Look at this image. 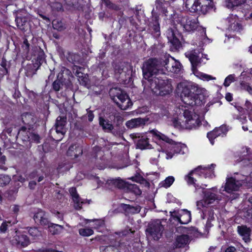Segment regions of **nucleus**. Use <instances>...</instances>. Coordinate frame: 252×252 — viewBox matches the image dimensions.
<instances>
[{
    "mask_svg": "<svg viewBox=\"0 0 252 252\" xmlns=\"http://www.w3.org/2000/svg\"><path fill=\"white\" fill-rule=\"evenodd\" d=\"M163 60V58L159 60L150 59L144 63L142 69L144 80L142 83L146 93L151 91L156 95H164L172 92L170 81L153 76L158 72L165 73Z\"/></svg>",
    "mask_w": 252,
    "mask_h": 252,
    "instance_id": "f257e3e1",
    "label": "nucleus"
},
{
    "mask_svg": "<svg viewBox=\"0 0 252 252\" xmlns=\"http://www.w3.org/2000/svg\"><path fill=\"white\" fill-rule=\"evenodd\" d=\"M177 91L180 94L182 101L189 106L200 105V101L203 102L208 96V93L204 88L196 85L192 86L191 83L187 81L179 83Z\"/></svg>",
    "mask_w": 252,
    "mask_h": 252,
    "instance_id": "f03ea898",
    "label": "nucleus"
},
{
    "mask_svg": "<svg viewBox=\"0 0 252 252\" xmlns=\"http://www.w3.org/2000/svg\"><path fill=\"white\" fill-rule=\"evenodd\" d=\"M151 132L159 138V148H157V150L162 156L165 155L166 159L171 158L176 154L183 155L187 152L185 144L175 142L156 129L152 130Z\"/></svg>",
    "mask_w": 252,
    "mask_h": 252,
    "instance_id": "7ed1b4c3",
    "label": "nucleus"
},
{
    "mask_svg": "<svg viewBox=\"0 0 252 252\" xmlns=\"http://www.w3.org/2000/svg\"><path fill=\"white\" fill-rule=\"evenodd\" d=\"M178 21L179 23L186 31L190 32L197 30L200 32L199 46L210 42V39L206 36L205 29L200 26L197 17L194 16L180 17Z\"/></svg>",
    "mask_w": 252,
    "mask_h": 252,
    "instance_id": "20e7f679",
    "label": "nucleus"
},
{
    "mask_svg": "<svg viewBox=\"0 0 252 252\" xmlns=\"http://www.w3.org/2000/svg\"><path fill=\"white\" fill-rule=\"evenodd\" d=\"M200 121L199 116L191 110L185 109L183 114L173 121V125L178 129H192L198 126Z\"/></svg>",
    "mask_w": 252,
    "mask_h": 252,
    "instance_id": "39448f33",
    "label": "nucleus"
},
{
    "mask_svg": "<svg viewBox=\"0 0 252 252\" xmlns=\"http://www.w3.org/2000/svg\"><path fill=\"white\" fill-rule=\"evenodd\" d=\"M215 165L212 164L207 166H199L193 170L191 171L188 175L185 176V180L189 185H192L196 187V180L193 176H198L205 178L212 177L214 175V169Z\"/></svg>",
    "mask_w": 252,
    "mask_h": 252,
    "instance_id": "423d86ee",
    "label": "nucleus"
},
{
    "mask_svg": "<svg viewBox=\"0 0 252 252\" xmlns=\"http://www.w3.org/2000/svg\"><path fill=\"white\" fill-rule=\"evenodd\" d=\"M111 99L122 110H126L132 105L127 94L120 89L112 88L109 91Z\"/></svg>",
    "mask_w": 252,
    "mask_h": 252,
    "instance_id": "0eeeda50",
    "label": "nucleus"
},
{
    "mask_svg": "<svg viewBox=\"0 0 252 252\" xmlns=\"http://www.w3.org/2000/svg\"><path fill=\"white\" fill-rule=\"evenodd\" d=\"M245 180V176L238 174H234L233 177L227 178L223 190H225L228 193L237 191L243 184Z\"/></svg>",
    "mask_w": 252,
    "mask_h": 252,
    "instance_id": "6e6552de",
    "label": "nucleus"
},
{
    "mask_svg": "<svg viewBox=\"0 0 252 252\" xmlns=\"http://www.w3.org/2000/svg\"><path fill=\"white\" fill-rule=\"evenodd\" d=\"M163 226L159 220L152 222L146 229V235L148 240H158L162 235Z\"/></svg>",
    "mask_w": 252,
    "mask_h": 252,
    "instance_id": "1a4fd4ad",
    "label": "nucleus"
},
{
    "mask_svg": "<svg viewBox=\"0 0 252 252\" xmlns=\"http://www.w3.org/2000/svg\"><path fill=\"white\" fill-rule=\"evenodd\" d=\"M108 182H110L109 183L113 184L118 188H126L128 189L136 195H139L141 193L140 189L136 185L129 184L122 179H112L108 181Z\"/></svg>",
    "mask_w": 252,
    "mask_h": 252,
    "instance_id": "9d476101",
    "label": "nucleus"
},
{
    "mask_svg": "<svg viewBox=\"0 0 252 252\" xmlns=\"http://www.w3.org/2000/svg\"><path fill=\"white\" fill-rule=\"evenodd\" d=\"M163 64H164V71L167 70L174 73H178L180 71L181 67L179 62L174 60L173 58L169 60L168 56L163 57Z\"/></svg>",
    "mask_w": 252,
    "mask_h": 252,
    "instance_id": "9b49d317",
    "label": "nucleus"
},
{
    "mask_svg": "<svg viewBox=\"0 0 252 252\" xmlns=\"http://www.w3.org/2000/svg\"><path fill=\"white\" fill-rule=\"evenodd\" d=\"M185 55L190 62L193 67L197 66L202 63H205L204 60L206 59V55H203L202 53H197L196 50L186 53Z\"/></svg>",
    "mask_w": 252,
    "mask_h": 252,
    "instance_id": "f8f14e48",
    "label": "nucleus"
},
{
    "mask_svg": "<svg viewBox=\"0 0 252 252\" xmlns=\"http://www.w3.org/2000/svg\"><path fill=\"white\" fill-rule=\"evenodd\" d=\"M172 217L181 224H187L191 220V213L186 209L171 212Z\"/></svg>",
    "mask_w": 252,
    "mask_h": 252,
    "instance_id": "ddd939ff",
    "label": "nucleus"
},
{
    "mask_svg": "<svg viewBox=\"0 0 252 252\" xmlns=\"http://www.w3.org/2000/svg\"><path fill=\"white\" fill-rule=\"evenodd\" d=\"M66 119L64 117H58L56 120L55 125V129L59 137H57V141H60L62 139L64 134L66 132L65 126L66 123Z\"/></svg>",
    "mask_w": 252,
    "mask_h": 252,
    "instance_id": "4468645a",
    "label": "nucleus"
},
{
    "mask_svg": "<svg viewBox=\"0 0 252 252\" xmlns=\"http://www.w3.org/2000/svg\"><path fill=\"white\" fill-rule=\"evenodd\" d=\"M94 152L95 154L96 166L100 169H104L107 165V160L104 157V152L100 147H95L94 149Z\"/></svg>",
    "mask_w": 252,
    "mask_h": 252,
    "instance_id": "2eb2a0df",
    "label": "nucleus"
},
{
    "mask_svg": "<svg viewBox=\"0 0 252 252\" xmlns=\"http://www.w3.org/2000/svg\"><path fill=\"white\" fill-rule=\"evenodd\" d=\"M216 188H212L210 189H206L205 191L201 189L200 191L204 194V200L205 204H210L213 203L215 200L220 199L219 196L216 193L217 191Z\"/></svg>",
    "mask_w": 252,
    "mask_h": 252,
    "instance_id": "dca6fc26",
    "label": "nucleus"
},
{
    "mask_svg": "<svg viewBox=\"0 0 252 252\" xmlns=\"http://www.w3.org/2000/svg\"><path fill=\"white\" fill-rule=\"evenodd\" d=\"M227 20L228 23V29L230 31L240 32L242 30L241 22L236 15H230Z\"/></svg>",
    "mask_w": 252,
    "mask_h": 252,
    "instance_id": "f3484780",
    "label": "nucleus"
},
{
    "mask_svg": "<svg viewBox=\"0 0 252 252\" xmlns=\"http://www.w3.org/2000/svg\"><path fill=\"white\" fill-rule=\"evenodd\" d=\"M151 131H150L146 133V134H144L142 135L141 137L138 136L139 139L137 141V147L140 149H149L152 148V145L149 144L148 138V134H151L153 136H155L157 139L159 140V138L156 137L155 135H153V134L151 132Z\"/></svg>",
    "mask_w": 252,
    "mask_h": 252,
    "instance_id": "a211bd4d",
    "label": "nucleus"
},
{
    "mask_svg": "<svg viewBox=\"0 0 252 252\" xmlns=\"http://www.w3.org/2000/svg\"><path fill=\"white\" fill-rule=\"evenodd\" d=\"M152 22L150 23V28L154 36L157 37L160 34L159 24L158 16L156 14L154 9L152 10Z\"/></svg>",
    "mask_w": 252,
    "mask_h": 252,
    "instance_id": "6ab92c4d",
    "label": "nucleus"
},
{
    "mask_svg": "<svg viewBox=\"0 0 252 252\" xmlns=\"http://www.w3.org/2000/svg\"><path fill=\"white\" fill-rule=\"evenodd\" d=\"M33 219L35 222L43 226L49 224L48 216L46 214L40 209H38L34 214Z\"/></svg>",
    "mask_w": 252,
    "mask_h": 252,
    "instance_id": "aec40b11",
    "label": "nucleus"
},
{
    "mask_svg": "<svg viewBox=\"0 0 252 252\" xmlns=\"http://www.w3.org/2000/svg\"><path fill=\"white\" fill-rule=\"evenodd\" d=\"M70 71L68 69L64 67H62L61 71L57 76V80L55 81L53 84V89L56 91H59L61 86L62 85L63 79L64 77L63 74L69 75Z\"/></svg>",
    "mask_w": 252,
    "mask_h": 252,
    "instance_id": "412c9836",
    "label": "nucleus"
},
{
    "mask_svg": "<svg viewBox=\"0 0 252 252\" xmlns=\"http://www.w3.org/2000/svg\"><path fill=\"white\" fill-rule=\"evenodd\" d=\"M69 192L72 196L74 208L76 209H80L82 208V204L85 203V201L79 197L75 188H70Z\"/></svg>",
    "mask_w": 252,
    "mask_h": 252,
    "instance_id": "4be33fe9",
    "label": "nucleus"
},
{
    "mask_svg": "<svg viewBox=\"0 0 252 252\" xmlns=\"http://www.w3.org/2000/svg\"><path fill=\"white\" fill-rule=\"evenodd\" d=\"M167 37L169 42L173 46L175 49H178L181 45L179 40L175 36L173 30L169 29L166 32Z\"/></svg>",
    "mask_w": 252,
    "mask_h": 252,
    "instance_id": "5701e85b",
    "label": "nucleus"
},
{
    "mask_svg": "<svg viewBox=\"0 0 252 252\" xmlns=\"http://www.w3.org/2000/svg\"><path fill=\"white\" fill-rule=\"evenodd\" d=\"M145 123L146 121L144 119L137 118L127 121L126 126L128 128H134L144 126Z\"/></svg>",
    "mask_w": 252,
    "mask_h": 252,
    "instance_id": "b1692460",
    "label": "nucleus"
},
{
    "mask_svg": "<svg viewBox=\"0 0 252 252\" xmlns=\"http://www.w3.org/2000/svg\"><path fill=\"white\" fill-rule=\"evenodd\" d=\"M185 6L191 12H195L200 10V3L198 0H186Z\"/></svg>",
    "mask_w": 252,
    "mask_h": 252,
    "instance_id": "393cba45",
    "label": "nucleus"
},
{
    "mask_svg": "<svg viewBox=\"0 0 252 252\" xmlns=\"http://www.w3.org/2000/svg\"><path fill=\"white\" fill-rule=\"evenodd\" d=\"M15 233L16 236L14 237L15 242L14 243L23 247H26L30 244V240L26 235L17 231H16Z\"/></svg>",
    "mask_w": 252,
    "mask_h": 252,
    "instance_id": "a878e982",
    "label": "nucleus"
},
{
    "mask_svg": "<svg viewBox=\"0 0 252 252\" xmlns=\"http://www.w3.org/2000/svg\"><path fill=\"white\" fill-rule=\"evenodd\" d=\"M237 230L238 233L242 237L246 243L250 241L251 230L250 228L245 225L238 226Z\"/></svg>",
    "mask_w": 252,
    "mask_h": 252,
    "instance_id": "bb28decb",
    "label": "nucleus"
},
{
    "mask_svg": "<svg viewBox=\"0 0 252 252\" xmlns=\"http://www.w3.org/2000/svg\"><path fill=\"white\" fill-rule=\"evenodd\" d=\"M82 152L81 146L78 144H74L69 147L67 153L69 156L77 158L82 154Z\"/></svg>",
    "mask_w": 252,
    "mask_h": 252,
    "instance_id": "cd10ccee",
    "label": "nucleus"
},
{
    "mask_svg": "<svg viewBox=\"0 0 252 252\" xmlns=\"http://www.w3.org/2000/svg\"><path fill=\"white\" fill-rule=\"evenodd\" d=\"M189 237L187 235H180L176 238L175 246L178 248L184 247L189 243Z\"/></svg>",
    "mask_w": 252,
    "mask_h": 252,
    "instance_id": "c85d7f7f",
    "label": "nucleus"
},
{
    "mask_svg": "<svg viewBox=\"0 0 252 252\" xmlns=\"http://www.w3.org/2000/svg\"><path fill=\"white\" fill-rule=\"evenodd\" d=\"M246 0H225L224 5L227 8L231 9L242 4Z\"/></svg>",
    "mask_w": 252,
    "mask_h": 252,
    "instance_id": "c756f323",
    "label": "nucleus"
},
{
    "mask_svg": "<svg viewBox=\"0 0 252 252\" xmlns=\"http://www.w3.org/2000/svg\"><path fill=\"white\" fill-rule=\"evenodd\" d=\"M76 74L78 77V81L81 85L85 86L89 85V79L87 74H84L78 71H76Z\"/></svg>",
    "mask_w": 252,
    "mask_h": 252,
    "instance_id": "7c9ffc66",
    "label": "nucleus"
},
{
    "mask_svg": "<svg viewBox=\"0 0 252 252\" xmlns=\"http://www.w3.org/2000/svg\"><path fill=\"white\" fill-rule=\"evenodd\" d=\"M29 233L33 239H39L42 236V231L36 227H31L29 229Z\"/></svg>",
    "mask_w": 252,
    "mask_h": 252,
    "instance_id": "2f4dec72",
    "label": "nucleus"
},
{
    "mask_svg": "<svg viewBox=\"0 0 252 252\" xmlns=\"http://www.w3.org/2000/svg\"><path fill=\"white\" fill-rule=\"evenodd\" d=\"M47 226L48 227L50 232L54 235L61 232L63 229V226L57 224L51 223H50V222H49V224Z\"/></svg>",
    "mask_w": 252,
    "mask_h": 252,
    "instance_id": "473e14b6",
    "label": "nucleus"
},
{
    "mask_svg": "<svg viewBox=\"0 0 252 252\" xmlns=\"http://www.w3.org/2000/svg\"><path fill=\"white\" fill-rule=\"evenodd\" d=\"M193 73L197 78L203 81H208L211 80H216V77L197 70H194Z\"/></svg>",
    "mask_w": 252,
    "mask_h": 252,
    "instance_id": "72a5a7b5",
    "label": "nucleus"
},
{
    "mask_svg": "<svg viewBox=\"0 0 252 252\" xmlns=\"http://www.w3.org/2000/svg\"><path fill=\"white\" fill-rule=\"evenodd\" d=\"M99 125L107 131H110L113 127V125L108 121L102 118H99Z\"/></svg>",
    "mask_w": 252,
    "mask_h": 252,
    "instance_id": "f704fd0d",
    "label": "nucleus"
},
{
    "mask_svg": "<svg viewBox=\"0 0 252 252\" xmlns=\"http://www.w3.org/2000/svg\"><path fill=\"white\" fill-rule=\"evenodd\" d=\"M168 5V3L164 2L162 0H158L156 2V8L158 9L159 12H161L166 15L167 12L166 7Z\"/></svg>",
    "mask_w": 252,
    "mask_h": 252,
    "instance_id": "c9c22d12",
    "label": "nucleus"
},
{
    "mask_svg": "<svg viewBox=\"0 0 252 252\" xmlns=\"http://www.w3.org/2000/svg\"><path fill=\"white\" fill-rule=\"evenodd\" d=\"M123 208L126 212L128 214H135L138 213L140 211V208L139 206H132L129 205L124 204Z\"/></svg>",
    "mask_w": 252,
    "mask_h": 252,
    "instance_id": "e433bc0d",
    "label": "nucleus"
},
{
    "mask_svg": "<svg viewBox=\"0 0 252 252\" xmlns=\"http://www.w3.org/2000/svg\"><path fill=\"white\" fill-rule=\"evenodd\" d=\"M22 119L23 122L26 124L31 126L34 123V118L33 116L29 113H25L22 115Z\"/></svg>",
    "mask_w": 252,
    "mask_h": 252,
    "instance_id": "4c0bfd02",
    "label": "nucleus"
},
{
    "mask_svg": "<svg viewBox=\"0 0 252 252\" xmlns=\"http://www.w3.org/2000/svg\"><path fill=\"white\" fill-rule=\"evenodd\" d=\"M53 27L54 29L59 31H62L65 29V24L59 20H54L52 22Z\"/></svg>",
    "mask_w": 252,
    "mask_h": 252,
    "instance_id": "58836bf2",
    "label": "nucleus"
},
{
    "mask_svg": "<svg viewBox=\"0 0 252 252\" xmlns=\"http://www.w3.org/2000/svg\"><path fill=\"white\" fill-rule=\"evenodd\" d=\"M174 178L173 176H169L167 177L164 181L161 182L159 184V185L161 187L167 188L171 186V185L174 182Z\"/></svg>",
    "mask_w": 252,
    "mask_h": 252,
    "instance_id": "ea45409f",
    "label": "nucleus"
},
{
    "mask_svg": "<svg viewBox=\"0 0 252 252\" xmlns=\"http://www.w3.org/2000/svg\"><path fill=\"white\" fill-rule=\"evenodd\" d=\"M218 136H220L219 135H218V133L217 132L215 129H214L213 131L208 132L207 134V137L208 138L212 145L214 144V140Z\"/></svg>",
    "mask_w": 252,
    "mask_h": 252,
    "instance_id": "a19ab883",
    "label": "nucleus"
},
{
    "mask_svg": "<svg viewBox=\"0 0 252 252\" xmlns=\"http://www.w3.org/2000/svg\"><path fill=\"white\" fill-rule=\"evenodd\" d=\"M11 178L5 175H0V186H3L9 183Z\"/></svg>",
    "mask_w": 252,
    "mask_h": 252,
    "instance_id": "79ce46f5",
    "label": "nucleus"
},
{
    "mask_svg": "<svg viewBox=\"0 0 252 252\" xmlns=\"http://www.w3.org/2000/svg\"><path fill=\"white\" fill-rule=\"evenodd\" d=\"M79 234L83 236H89L94 233L93 230L91 228H81L79 230Z\"/></svg>",
    "mask_w": 252,
    "mask_h": 252,
    "instance_id": "37998d69",
    "label": "nucleus"
},
{
    "mask_svg": "<svg viewBox=\"0 0 252 252\" xmlns=\"http://www.w3.org/2000/svg\"><path fill=\"white\" fill-rule=\"evenodd\" d=\"M245 108L249 111V119L252 122V103L249 100H247L245 103Z\"/></svg>",
    "mask_w": 252,
    "mask_h": 252,
    "instance_id": "c03bdc74",
    "label": "nucleus"
},
{
    "mask_svg": "<svg viewBox=\"0 0 252 252\" xmlns=\"http://www.w3.org/2000/svg\"><path fill=\"white\" fill-rule=\"evenodd\" d=\"M220 136H223L227 131V128L225 126H222L218 128H215Z\"/></svg>",
    "mask_w": 252,
    "mask_h": 252,
    "instance_id": "a18cd8bd",
    "label": "nucleus"
},
{
    "mask_svg": "<svg viewBox=\"0 0 252 252\" xmlns=\"http://www.w3.org/2000/svg\"><path fill=\"white\" fill-rule=\"evenodd\" d=\"M235 81V75L234 74H230L228 75L224 80V82L223 85L225 87H228L230 85V84L233 82Z\"/></svg>",
    "mask_w": 252,
    "mask_h": 252,
    "instance_id": "49530a36",
    "label": "nucleus"
},
{
    "mask_svg": "<svg viewBox=\"0 0 252 252\" xmlns=\"http://www.w3.org/2000/svg\"><path fill=\"white\" fill-rule=\"evenodd\" d=\"M51 6L52 10L54 11H59L63 10L62 3L59 2H53Z\"/></svg>",
    "mask_w": 252,
    "mask_h": 252,
    "instance_id": "de8ad7c7",
    "label": "nucleus"
},
{
    "mask_svg": "<svg viewBox=\"0 0 252 252\" xmlns=\"http://www.w3.org/2000/svg\"><path fill=\"white\" fill-rule=\"evenodd\" d=\"M123 65L120 66L118 68H115V72L116 73H118L120 74V77L122 78L123 79L124 77L126 76V70H127V68H125L124 67L122 68Z\"/></svg>",
    "mask_w": 252,
    "mask_h": 252,
    "instance_id": "09e8293b",
    "label": "nucleus"
},
{
    "mask_svg": "<svg viewBox=\"0 0 252 252\" xmlns=\"http://www.w3.org/2000/svg\"><path fill=\"white\" fill-rule=\"evenodd\" d=\"M10 223L11 222L9 221H3L0 226V232L3 233H5L8 227L10 226Z\"/></svg>",
    "mask_w": 252,
    "mask_h": 252,
    "instance_id": "8fccbe9b",
    "label": "nucleus"
},
{
    "mask_svg": "<svg viewBox=\"0 0 252 252\" xmlns=\"http://www.w3.org/2000/svg\"><path fill=\"white\" fill-rule=\"evenodd\" d=\"M79 0H64L65 4L70 8L73 6H76Z\"/></svg>",
    "mask_w": 252,
    "mask_h": 252,
    "instance_id": "3c124183",
    "label": "nucleus"
},
{
    "mask_svg": "<svg viewBox=\"0 0 252 252\" xmlns=\"http://www.w3.org/2000/svg\"><path fill=\"white\" fill-rule=\"evenodd\" d=\"M27 138L24 139V140L34 141L38 143L39 142V137L38 135L35 134H30V135H27Z\"/></svg>",
    "mask_w": 252,
    "mask_h": 252,
    "instance_id": "603ef678",
    "label": "nucleus"
},
{
    "mask_svg": "<svg viewBox=\"0 0 252 252\" xmlns=\"http://www.w3.org/2000/svg\"><path fill=\"white\" fill-rule=\"evenodd\" d=\"M87 222H94L95 223H94V227L95 228H98V226H100L102 225H103V220H87Z\"/></svg>",
    "mask_w": 252,
    "mask_h": 252,
    "instance_id": "864d4df0",
    "label": "nucleus"
},
{
    "mask_svg": "<svg viewBox=\"0 0 252 252\" xmlns=\"http://www.w3.org/2000/svg\"><path fill=\"white\" fill-rule=\"evenodd\" d=\"M13 180L14 182H19L21 183L24 182L25 181V179L22 175L17 174L13 177Z\"/></svg>",
    "mask_w": 252,
    "mask_h": 252,
    "instance_id": "5fc2aeb1",
    "label": "nucleus"
},
{
    "mask_svg": "<svg viewBox=\"0 0 252 252\" xmlns=\"http://www.w3.org/2000/svg\"><path fill=\"white\" fill-rule=\"evenodd\" d=\"M243 89L247 91L250 94L252 95V88L247 84H241Z\"/></svg>",
    "mask_w": 252,
    "mask_h": 252,
    "instance_id": "6e6d98bb",
    "label": "nucleus"
},
{
    "mask_svg": "<svg viewBox=\"0 0 252 252\" xmlns=\"http://www.w3.org/2000/svg\"><path fill=\"white\" fill-rule=\"evenodd\" d=\"M215 219L214 216V212L212 211H210L208 213V221L207 222V224L209 225V222L211 221L212 220H214Z\"/></svg>",
    "mask_w": 252,
    "mask_h": 252,
    "instance_id": "4d7b16f0",
    "label": "nucleus"
},
{
    "mask_svg": "<svg viewBox=\"0 0 252 252\" xmlns=\"http://www.w3.org/2000/svg\"><path fill=\"white\" fill-rule=\"evenodd\" d=\"M102 0L103 1V2L105 3V4L107 6H108L110 8L116 9V6L114 5L109 0Z\"/></svg>",
    "mask_w": 252,
    "mask_h": 252,
    "instance_id": "13d9d810",
    "label": "nucleus"
},
{
    "mask_svg": "<svg viewBox=\"0 0 252 252\" xmlns=\"http://www.w3.org/2000/svg\"><path fill=\"white\" fill-rule=\"evenodd\" d=\"M27 129V127L25 126L22 127L18 132V136L20 137L21 136L23 135L24 133H28Z\"/></svg>",
    "mask_w": 252,
    "mask_h": 252,
    "instance_id": "bf43d9fd",
    "label": "nucleus"
},
{
    "mask_svg": "<svg viewBox=\"0 0 252 252\" xmlns=\"http://www.w3.org/2000/svg\"><path fill=\"white\" fill-rule=\"evenodd\" d=\"M19 206L16 205H13L11 206V211L15 214H17L19 212Z\"/></svg>",
    "mask_w": 252,
    "mask_h": 252,
    "instance_id": "052dcab7",
    "label": "nucleus"
},
{
    "mask_svg": "<svg viewBox=\"0 0 252 252\" xmlns=\"http://www.w3.org/2000/svg\"><path fill=\"white\" fill-rule=\"evenodd\" d=\"M206 204L204 203L203 204V202L202 201H198L196 202V206L198 209H201L202 208L204 207Z\"/></svg>",
    "mask_w": 252,
    "mask_h": 252,
    "instance_id": "680f3d73",
    "label": "nucleus"
},
{
    "mask_svg": "<svg viewBox=\"0 0 252 252\" xmlns=\"http://www.w3.org/2000/svg\"><path fill=\"white\" fill-rule=\"evenodd\" d=\"M225 252H236V249L233 246H230L225 249L224 250Z\"/></svg>",
    "mask_w": 252,
    "mask_h": 252,
    "instance_id": "e2e57ef3",
    "label": "nucleus"
},
{
    "mask_svg": "<svg viewBox=\"0 0 252 252\" xmlns=\"http://www.w3.org/2000/svg\"><path fill=\"white\" fill-rule=\"evenodd\" d=\"M225 98L228 101H231L232 100V95L230 93H227L226 94Z\"/></svg>",
    "mask_w": 252,
    "mask_h": 252,
    "instance_id": "0e129e2a",
    "label": "nucleus"
},
{
    "mask_svg": "<svg viewBox=\"0 0 252 252\" xmlns=\"http://www.w3.org/2000/svg\"><path fill=\"white\" fill-rule=\"evenodd\" d=\"M94 119V114H93V113L91 111L89 112H88V119H89V121L91 122L93 121Z\"/></svg>",
    "mask_w": 252,
    "mask_h": 252,
    "instance_id": "69168bd1",
    "label": "nucleus"
},
{
    "mask_svg": "<svg viewBox=\"0 0 252 252\" xmlns=\"http://www.w3.org/2000/svg\"><path fill=\"white\" fill-rule=\"evenodd\" d=\"M5 157L4 156H2L1 157H0V163L2 165L5 162Z\"/></svg>",
    "mask_w": 252,
    "mask_h": 252,
    "instance_id": "338daca9",
    "label": "nucleus"
},
{
    "mask_svg": "<svg viewBox=\"0 0 252 252\" xmlns=\"http://www.w3.org/2000/svg\"><path fill=\"white\" fill-rule=\"evenodd\" d=\"M36 185V183L34 181H32L29 183V186L31 188H33V187Z\"/></svg>",
    "mask_w": 252,
    "mask_h": 252,
    "instance_id": "774afa93",
    "label": "nucleus"
}]
</instances>
